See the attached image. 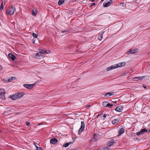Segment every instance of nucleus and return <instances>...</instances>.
<instances>
[{"mask_svg":"<svg viewBox=\"0 0 150 150\" xmlns=\"http://www.w3.org/2000/svg\"><path fill=\"white\" fill-rule=\"evenodd\" d=\"M33 35L34 37L35 38H37L38 36V35L37 34L34 33H33Z\"/></svg>","mask_w":150,"mask_h":150,"instance_id":"c756f323","label":"nucleus"},{"mask_svg":"<svg viewBox=\"0 0 150 150\" xmlns=\"http://www.w3.org/2000/svg\"><path fill=\"white\" fill-rule=\"evenodd\" d=\"M32 42L33 43H34V42H35V40H34V39L32 40Z\"/></svg>","mask_w":150,"mask_h":150,"instance_id":"ea45409f","label":"nucleus"},{"mask_svg":"<svg viewBox=\"0 0 150 150\" xmlns=\"http://www.w3.org/2000/svg\"><path fill=\"white\" fill-rule=\"evenodd\" d=\"M115 143V142L113 139H112L109 141L107 143V146L109 147L113 145Z\"/></svg>","mask_w":150,"mask_h":150,"instance_id":"0eeeda50","label":"nucleus"},{"mask_svg":"<svg viewBox=\"0 0 150 150\" xmlns=\"http://www.w3.org/2000/svg\"><path fill=\"white\" fill-rule=\"evenodd\" d=\"M103 105L105 107H112L113 105L112 104H110L108 102L105 101L103 103Z\"/></svg>","mask_w":150,"mask_h":150,"instance_id":"20e7f679","label":"nucleus"},{"mask_svg":"<svg viewBox=\"0 0 150 150\" xmlns=\"http://www.w3.org/2000/svg\"><path fill=\"white\" fill-rule=\"evenodd\" d=\"M5 91L4 89H0V96H5Z\"/></svg>","mask_w":150,"mask_h":150,"instance_id":"ddd939ff","label":"nucleus"},{"mask_svg":"<svg viewBox=\"0 0 150 150\" xmlns=\"http://www.w3.org/2000/svg\"><path fill=\"white\" fill-rule=\"evenodd\" d=\"M97 150H101L100 149H98Z\"/></svg>","mask_w":150,"mask_h":150,"instance_id":"a18cd8bd","label":"nucleus"},{"mask_svg":"<svg viewBox=\"0 0 150 150\" xmlns=\"http://www.w3.org/2000/svg\"><path fill=\"white\" fill-rule=\"evenodd\" d=\"M16 10L15 7L13 6H11V7L10 8V15L13 14Z\"/></svg>","mask_w":150,"mask_h":150,"instance_id":"9d476101","label":"nucleus"},{"mask_svg":"<svg viewBox=\"0 0 150 150\" xmlns=\"http://www.w3.org/2000/svg\"><path fill=\"white\" fill-rule=\"evenodd\" d=\"M144 88H146V87H144Z\"/></svg>","mask_w":150,"mask_h":150,"instance_id":"de8ad7c7","label":"nucleus"},{"mask_svg":"<svg viewBox=\"0 0 150 150\" xmlns=\"http://www.w3.org/2000/svg\"><path fill=\"white\" fill-rule=\"evenodd\" d=\"M3 80L4 83H8L9 81V79H3Z\"/></svg>","mask_w":150,"mask_h":150,"instance_id":"a878e982","label":"nucleus"},{"mask_svg":"<svg viewBox=\"0 0 150 150\" xmlns=\"http://www.w3.org/2000/svg\"><path fill=\"white\" fill-rule=\"evenodd\" d=\"M61 32L62 33H65V34H67V33L68 32V31L67 30H64L62 31Z\"/></svg>","mask_w":150,"mask_h":150,"instance_id":"473e14b6","label":"nucleus"},{"mask_svg":"<svg viewBox=\"0 0 150 150\" xmlns=\"http://www.w3.org/2000/svg\"><path fill=\"white\" fill-rule=\"evenodd\" d=\"M4 6H3V2H2L1 6L0 7V9L1 10L3 9Z\"/></svg>","mask_w":150,"mask_h":150,"instance_id":"7c9ffc66","label":"nucleus"},{"mask_svg":"<svg viewBox=\"0 0 150 150\" xmlns=\"http://www.w3.org/2000/svg\"><path fill=\"white\" fill-rule=\"evenodd\" d=\"M95 3H93V4H92L91 5V6H92L93 5H95Z\"/></svg>","mask_w":150,"mask_h":150,"instance_id":"4c0bfd02","label":"nucleus"},{"mask_svg":"<svg viewBox=\"0 0 150 150\" xmlns=\"http://www.w3.org/2000/svg\"><path fill=\"white\" fill-rule=\"evenodd\" d=\"M104 33V32L101 33L98 35V38L100 40H101L102 38H103V35Z\"/></svg>","mask_w":150,"mask_h":150,"instance_id":"2eb2a0df","label":"nucleus"},{"mask_svg":"<svg viewBox=\"0 0 150 150\" xmlns=\"http://www.w3.org/2000/svg\"><path fill=\"white\" fill-rule=\"evenodd\" d=\"M39 51L41 53V54H44L45 53L48 54L50 53V51L49 50L48 51V52H47L46 50H42L41 49H39Z\"/></svg>","mask_w":150,"mask_h":150,"instance_id":"9b49d317","label":"nucleus"},{"mask_svg":"<svg viewBox=\"0 0 150 150\" xmlns=\"http://www.w3.org/2000/svg\"><path fill=\"white\" fill-rule=\"evenodd\" d=\"M9 56H10V55H9V53L8 54V57H9Z\"/></svg>","mask_w":150,"mask_h":150,"instance_id":"79ce46f5","label":"nucleus"},{"mask_svg":"<svg viewBox=\"0 0 150 150\" xmlns=\"http://www.w3.org/2000/svg\"><path fill=\"white\" fill-rule=\"evenodd\" d=\"M16 79L15 77H10V81L15 80Z\"/></svg>","mask_w":150,"mask_h":150,"instance_id":"b1692460","label":"nucleus"},{"mask_svg":"<svg viewBox=\"0 0 150 150\" xmlns=\"http://www.w3.org/2000/svg\"><path fill=\"white\" fill-rule=\"evenodd\" d=\"M141 131H142V132H146L147 131V130L145 128H144L143 129H142L141 130Z\"/></svg>","mask_w":150,"mask_h":150,"instance_id":"cd10ccee","label":"nucleus"},{"mask_svg":"<svg viewBox=\"0 0 150 150\" xmlns=\"http://www.w3.org/2000/svg\"><path fill=\"white\" fill-rule=\"evenodd\" d=\"M30 124V123L29 122H27L26 123V125L27 126H28Z\"/></svg>","mask_w":150,"mask_h":150,"instance_id":"e433bc0d","label":"nucleus"},{"mask_svg":"<svg viewBox=\"0 0 150 150\" xmlns=\"http://www.w3.org/2000/svg\"><path fill=\"white\" fill-rule=\"evenodd\" d=\"M32 15H33L35 16L37 13L36 10H35V9H33L32 11Z\"/></svg>","mask_w":150,"mask_h":150,"instance_id":"412c9836","label":"nucleus"},{"mask_svg":"<svg viewBox=\"0 0 150 150\" xmlns=\"http://www.w3.org/2000/svg\"><path fill=\"white\" fill-rule=\"evenodd\" d=\"M36 146V147L37 148L36 150H43L42 148L41 147H39L37 146L35 144H34Z\"/></svg>","mask_w":150,"mask_h":150,"instance_id":"393cba45","label":"nucleus"},{"mask_svg":"<svg viewBox=\"0 0 150 150\" xmlns=\"http://www.w3.org/2000/svg\"><path fill=\"white\" fill-rule=\"evenodd\" d=\"M35 85V83L33 84H24L23 86L25 87L28 89H31Z\"/></svg>","mask_w":150,"mask_h":150,"instance_id":"7ed1b4c3","label":"nucleus"},{"mask_svg":"<svg viewBox=\"0 0 150 150\" xmlns=\"http://www.w3.org/2000/svg\"><path fill=\"white\" fill-rule=\"evenodd\" d=\"M10 59H11L12 60L14 61L16 59V57L12 54L10 53Z\"/></svg>","mask_w":150,"mask_h":150,"instance_id":"a211bd4d","label":"nucleus"},{"mask_svg":"<svg viewBox=\"0 0 150 150\" xmlns=\"http://www.w3.org/2000/svg\"><path fill=\"white\" fill-rule=\"evenodd\" d=\"M95 1V0H91V1H92V2H93V1Z\"/></svg>","mask_w":150,"mask_h":150,"instance_id":"c03bdc74","label":"nucleus"},{"mask_svg":"<svg viewBox=\"0 0 150 150\" xmlns=\"http://www.w3.org/2000/svg\"><path fill=\"white\" fill-rule=\"evenodd\" d=\"M81 129H84V128H85V123L83 121L81 122Z\"/></svg>","mask_w":150,"mask_h":150,"instance_id":"6ab92c4d","label":"nucleus"},{"mask_svg":"<svg viewBox=\"0 0 150 150\" xmlns=\"http://www.w3.org/2000/svg\"><path fill=\"white\" fill-rule=\"evenodd\" d=\"M6 13L7 15H8L9 14V10H7L6 11Z\"/></svg>","mask_w":150,"mask_h":150,"instance_id":"72a5a7b5","label":"nucleus"},{"mask_svg":"<svg viewBox=\"0 0 150 150\" xmlns=\"http://www.w3.org/2000/svg\"><path fill=\"white\" fill-rule=\"evenodd\" d=\"M145 76H142L140 77H135L134 79H137L136 81H137L138 80H142L145 77Z\"/></svg>","mask_w":150,"mask_h":150,"instance_id":"dca6fc26","label":"nucleus"},{"mask_svg":"<svg viewBox=\"0 0 150 150\" xmlns=\"http://www.w3.org/2000/svg\"><path fill=\"white\" fill-rule=\"evenodd\" d=\"M0 98H1L2 99L4 100L5 99V96H0Z\"/></svg>","mask_w":150,"mask_h":150,"instance_id":"f704fd0d","label":"nucleus"},{"mask_svg":"<svg viewBox=\"0 0 150 150\" xmlns=\"http://www.w3.org/2000/svg\"><path fill=\"white\" fill-rule=\"evenodd\" d=\"M108 148L106 147H104L103 148V150H108Z\"/></svg>","mask_w":150,"mask_h":150,"instance_id":"c9c22d12","label":"nucleus"},{"mask_svg":"<svg viewBox=\"0 0 150 150\" xmlns=\"http://www.w3.org/2000/svg\"><path fill=\"white\" fill-rule=\"evenodd\" d=\"M58 140L55 138H52L50 139V142L51 144H55L57 143Z\"/></svg>","mask_w":150,"mask_h":150,"instance_id":"39448f33","label":"nucleus"},{"mask_svg":"<svg viewBox=\"0 0 150 150\" xmlns=\"http://www.w3.org/2000/svg\"><path fill=\"white\" fill-rule=\"evenodd\" d=\"M2 68V67L0 65V69H1Z\"/></svg>","mask_w":150,"mask_h":150,"instance_id":"37998d69","label":"nucleus"},{"mask_svg":"<svg viewBox=\"0 0 150 150\" xmlns=\"http://www.w3.org/2000/svg\"><path fill=\"white\" fill-rule=\"evenodd\" d=\"M125 64L126 63L124 62H120L117 64H115L108 67L106 70L108 71L118 67H122L125 66Z\"/></svg>","mask_w":150,"mask_h":150,"instance_id":"f257e3e1","label":"nucleus"},{"mask_svg":"<svg viewBox=\"0 0 150 150\" xmlns=\"http://www.w3.org/2000/svg\"><path fill=\"white\" fill-rule=\"evenodd\" d=\"M104 0H102V1H103Z\"/></svg>","mask_w":150,"mask_h":150,"instance_id":"09e8293b","label":"nucleus"},{"mask_svg":"<svg viewBox=\"0 0 150 150\" xmlns=\"http://www.w3.org/2000/svg\"><path fill=\"white\" fill-rule=\"evenodd\" d=\"M102 117H104L103 119L106 117H108V118H110V115L108 114H104Z\"/></svg>","mask_w":150,"mask_h":150,"instance_id":"5701e85b","label":"nucleus"},{"mask_svg":"<svg viewBox=\"0 0 150 150\" xmlns=\"http://www.w3.org/2000/svg\"><path fill=\"white\" fill-rule=\"evenodd\" d=\"M124 132V129L123 128H121L120 130H119V134L117 135V136H120L121 134H123Z\"/></svg>","mask_w":150,"mask_h":150,"instance_id":"f8f14e48","label":"nucleus"},{"mask_svg":"<svg viewBox=\"0 0 150 150\" xmlns=\"http://www.w3.org/2000/svg\"><path fill=\"white\" fill-rule=\"evenodd\" d=\"M64 1V0H59L58 2V5H60L62 4Z\"/></svg>","mask_w":150,"mask_h":150,"instance_id":"aec40b11","label":"nucleus"},{"mask_svg":"<svg viewBox=\"0 0 150 150\" xmlns=\"http://www.w3.org/2000/svg\"><path fill=\"white\" fill-rule=\"evenodd\" d=\"M112 3V0H110L108 2L103 4V6L104 7H107L110 6Z\"/></svg>","mask_w":150,"mask_h":150,"instance_id":"1a4fd4ad","label":"nucleus"},{"mask_svg":"<svg viewBox=\"0 0 150 150\" xmlns=\"http://www.w3.org/2000/svg\"><path fill=\"white\" fill-rule=\"evenodd\" d=\"M142 133V131L140 130L139 131L137 132V135H139L140 134H141Z\"/></svg>","mask_w":150,"mask_h":150,"instance_id":"c85d7f7f","label":"nucleus"},{"mask_svg":"<svg viewBox=\"0 0 150 150\" xmlns=\"http://www.w3.org/2000/svg\"><path fill=\"white\" fill-rule=\"evenodd\" d=\"M69 150H74V149H70Z\"/></svg>","mask_w":150,"mask_h":150,"instance_id":"49530a36","label":"nucleus"},{"mask_svg":"<svg viewBox=\"0 0 150 150\" xmlns=\"http://www.w3.org/2000/svg\"><path fill=\"white\" fill-rule=\"evenodd\" d=\"M120 120V119L119 118L114 119L112 121V124L113 125H117L119 123Z\"/></svg>","mask_w":150,"mask_h":150,"instance_id":"423d86ee","label":"nucleus"},{"mask_svg":"<svg viewBox=\"0 0 150 150\" xmlns=\"http://www.w3.org/2000/svg\"><path fill=\"white\" fill-rule=\"evenodd\" d=\"M123 108V106H119L117 107L116 108L115 110L118 112H121L122 111Z\"/></svg>","mask_w":150,"mask_h":150,"instance_id":"6e6552de","label":"nucleus"},{"mask_svg":"<svg viewBox=\"0 0 150 150\" xmlns=\"http://www.w3.org/2000/svg\"><path fill=\"white\" fill-rule=\"evenodd\" d=\"M72 143H73V142H69V143H65L63 145V147H68L70 144Z\"/></svg>","mask_w":150,"mask_h":150,"instance_id":"f3484780","label":"nucleus"},{"mask_svg":"<svg viewBox=\"0 0 150 150\" xmlns=\"http://www.w3.org/2000/svg\"><path fill=\"white\" fill-rule=\"evenodd\" d=\"M90 106L89 105H88L86 106V108H87Z\"/></svg>","mask_w":150,"mask_h":150,"instance_id":"a19ab883","label":"nucleus"},{"mask_svg":"<svg viewBox=\"0 0 150 150\" xmlns=\"http://www.w3.org/2000/svg\"><path fill=\"white\" fill-rule=\"evenodd\" d=\"M83 130L84 129H81V128L80 127V128L78 132H81L83 131Z\"/></svg>","mask_w":150,"mask_h":150,"instance_id":"2f4dec72","label":"nucleus"},{"mask_svg":"<svg viewBox=\"0 0 150 150\" xmlns=\"http://www.w3.org/2000/svg\"><path fill=\"white\" fill-rule=\"evenodd\" d=\"M136 52L137 50H133L130 51L129 52V53L133 54L136 53Z\"/></svg>","mask_w":150,"mask_h":150,"instance_id":"4be33fe9","label":"nucleus"},{"mask_svg":"<svg viewBox=\"0 0 150 150\" xmlns=\"http://www.w3.org/2000/svg\"><path fill=\"white\" fill-rule=\"evenodd\" d=\"M6 113H7V112H4V115H6Z\"/></svg>","mask_w":150,"mask_h":150,"instance_id":"58836bf2","label":"nucleus"},{"mask_svg":"<svg viewBox=\"0 0 150 150\" xmlns=\"http://www.w3.org/2000/svg\"><path fill=\"white\" fill-rule=\"evenodd\" d=\"M24 95V93L23 92L16 93L10 96V98H11L12 100H15L22 97Z\"/></svg>","mask_w":150,"mask_h":150,"instance_id":"f03ea898","label":"nucleus"},{"mask_svg":"<svg viewBox=\"0 0 150 150\" xmlns=\"http://www.w3.org/2000/svg\"><path fill=\"white\" fill-rule=\"evenodd\" d=\"M42 54L41 53H40V52L39 53H36L35 54V56L36 57L38 56V57H40L41 56Z\"/></svg>","mask_w":150,"mask_h":150,"instance_id":"bb28decb","label":"nucleus"},{"mask_svg":"<svg viewBox=\"0 0 150 150\" xmlns=\"http://www.w3.org/2000/svg\"><path fill=\"white\" fill-rule=\"evenodd\" d=\"M114 94L112 93L111 92H108L107 93H106L104 94V96H105L107 97H109L110 96L112 95H113Z\"/></svg>","mask_w":150,"mask_h":150,"instance_id":"4468645a","label":"nucleus"}]
</instances>
